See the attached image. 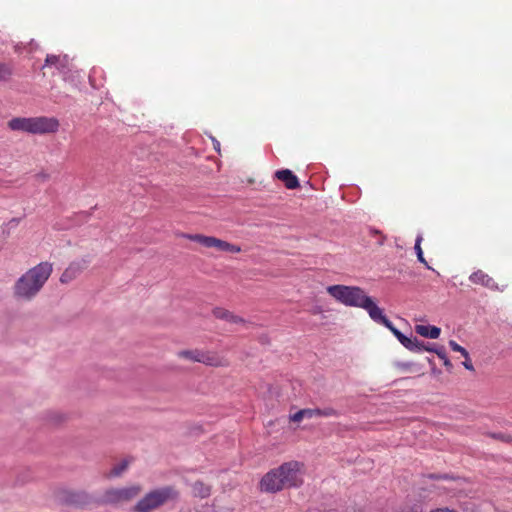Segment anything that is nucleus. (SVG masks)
<instances>
[{
    "instance_id": "f257e3e1",
    "label": "nucleus",
    "mask_w": 512,
    "mask_h": 512,
    "mask_svg": "<svg viewBox=\"0 0 512 512\" xmlns=\"http://www.w3.org/2000/svg\"><path fill=\"white\" fill-rule=\"evenodd\" d=\"M303 467L298 461H289L271 469L260 481L261 491L276 493L283 489L300 487L304 482Z\"/></svg>"
},
{
    "instance_id": "f03ea898",
    "label": "nucleus",
    "mask_w": 512,
    "mask_h": 512,
    "mask_svg": "<svg viewBox=\"0 0 512 512\" xmlns=\"http://www.w3.org/2000/svg\"><path fill=\"white\" fill-rule=\"evenodd\" d=\"M53 271L50 262H41L24 273L14 284V295L29 301L43 288Z\"/></svg>"
},
{
    "instance_id": "7ed1b4c3",
    "label": "nucleus",
    "mask_w": 512,
    "mask_h": 512,
    "mask_svg": "<svg viewBox=\"0 0 512 512\" xmlns=\"http://www.w3.org/2000/svg\"><path fill=\"white\" fill-rule=\"evenodd\" d=\"M327 292L338 302L350 307H359L367 311L370 318H374L380 307L374 300L357 286L332 285Z\"/></svg>"
},
{
    "instance_id": "20e7f679",
    "label": "nucleus",
    "mask_w": 512,
    "mask_h": 512,
    "mask_svg": "<svg viewBox=\"0 0 512 512\" xmlns=\"http://www.w3.org/2000/svg\"><path fill=\"white\" fill-rule=\"evenodd\" d=\"M8 128L30 134H50L59 129V121L55 117H15L8 121Z\"/></svg>"
},
{
    "instance_id": "39448f33",
    "label": "nucleus",
    "mask_w": 512,
    "mask_h": 512,
    "mask_svg": "<svg viewBox=\"0 0 512 512\" xmlns=\"http://www.w3.org/2000/svg\"><path fill=\"white\" fill-rule=\"evenodd\" d=\"M179 492L172 486H165L147 493L134 507L135 512H152L169 500H175Z\"/></svg>"
},
{
    "instance_id": "423d86ee",
    "label": "nucleus",
    "mask_w": 512,
    "mask_h": 512,
    "mask_svg": "<svg viewBox=\"0 0 512 512\" xmlns=\"http://www.w3.org/2000/svg\"><path fill=\"white\" fill-rule=\"evenodd\" d=\"M141 491L142 487L137 484L121 488H110L104 492L102 501L105 504H123L137 497Z\"/></svg>"
},
{
    "instance_id": "0eeeda50",
    "label": "nucleus",
    "mask_w": 512,
    "mask_h": 512,
    "mask_svg": "<svg viewBox=\"0 0 512 512\" xmlns=\"http://www.w3.org/2000/svg\"><path fill=\"white\" fill-rule=\"evenodd\" d=\"M177 355L180 358H184L193 362L203 363L208 366L218 367L223 365V360L215 353L198 349L181 350L177 353Z\"/></svg>"
},
{
    "instance_id": "6e6552de",
    "label": "nucleus",
    "mask_w": 512,
    "mask_h": 512,
    "mask_svg": "<svg viewBox=\"0 0 512 512\" xmlns=\"http://www.w3.org/2000/svg\"><path fill=\"white\" fill-rule=\"evenodd\" d=\"M372 320L378 324H381L388 328L392 334L397 338V340L410 351L412 349L413 344V338L414 337H407L404 335L400 330H398L393 323L385 316L383 309L379 308V310L376 312V315Z\"/></svg>"
},
{
    "instance_id": "1a4fd4ad",
    "label": "nucleus",
    "mask_w": 512,
    "mask_h": 512,
    "mask_svg": "<svg viewBox=\"0 0 512 512\" xmlns=\"http://www.w3.org/2000/svg\"><path fill=\"white\" fill-rule=\"evenodd\" d=\"M339 415L338 411L332 407H326L323 409L315 408V409H301L298 412L294 413L290 416V420L293 422H300L304 418L311 419L313 417H337Z\"/></svg>"
},
{
    "instance_id": "9d476101",
    "label": "nucleus",
    "mask_w": 512,
    "mask_h": 512,
    "mask_svg": "<svg viewBox=\"0 0 512 512\" xmlns=\"http://www.w3.org/2000/svg\"><path fill=\"white\" fill-rule=\"evenodd\" d=\"M90 261L86 258L72 261L60 276L62 284H68L76 279L89 265Z\"/></svg>"
},
{
    "instance_id": "9b49d317",
    "label": "nucleus",
    "mask_w": 512,
    "mask_h": 512,
    "mask_svg": "<svg viewBox=\"0 0 512 512\" xmlns=\"http://www.w3.org/2000/svg\"><path fill=\"white\" fill-rule=\"evenodd\" d=\"M469 280L473 284H479V285L484 286L490 290H498L499 289L498 284L495 282V280L482 270H477V271L473 272L469 276Z\"/></svg>"
},
{
    "instance_id": "f8f14e48",
    "label": "nucleus",
    "mask_w": 512,
    "mask_h": 512,
    "mask_svg": "<svg viewBox=\"0 0 512 512\" xmlns=\"http://www.w3.org/2000/svg\"><path fill=\"white\" fill-rule=\"evenodd\" d=\"M275 177L282 181L287 189H296L300 186L297 176L289 169L276 171Z\"/></svg>"
},
{
    "instance_id": "ddd939ff",
    "label": "nucleus",
    "mask_w": 512,
    "mask_h": 512,
    "mask_svg": "<svg viewBox=\"0 0 512 512\" xmlns=\"http://www.w3.org/2000/svg\"><path fill=\"white\" fill-rule=\"evenodd\" d=\"M44 66H55L59 71L64 72V70L68 66V56H58L53 54H48L45 59Z\"/></svg>"
},
{
    "instance_id": "4468645a",
    "label": "nucleus",
    "mask_w": 512,
    "mask_h": 512,
    "mask_svg": "<svg viewBox=\"0 0 512 512\" xmlns=\"http://www.w3.org/2000/svg\"><path fill=\"white\" fill-rule=\"evenodd\" d=\"M415 331L419 335L430 339H437L441 333L440 328L431 325H416Z\"/></svg>"
},
{
    "instance_id": "2eb2a0df",
    "label": "nucleus",
    "mask_w": 512,
    "mask_h": 512,
    "mask_svg": "<svg viewBox=\"0 0 512 512\" xmlns=\"http://www.w3.org/2000/svg\"><path fill=\"white\" fill-rule=\"evenodd\" d=\"M213 315L218 318L232 323H242L243 319L234 315L230 311L217 307L213 309Z\"/></svg>"
},
{
    "instance_id": "dca6fc26",
    "label": "nucleus",
    "mask_w": 512,
    "mask_h": 512,
    "mask_svg": "<svg viewBox=\"0 0 512 512\" xmlns=\"http://www.w3.org/2000/svg\"><path fill=\"white\" fill-rule=\"evenodd\" d=\"M192 492L195 497L207 498L211 494V487L202 481H196L192 485Z\"/></svg>"
},
{
    "instance_id": "f3484780",
    "label": "nucleus",
    "mask_w": 512,
    "mask_h": 512,
    "mask_svg": "<svg viewBox=\"0 0 512 512\" xmlns=\"http://www.w3.org/2000/svg\"><path fill=\"white\" fill-rule=\"evenodd\" d=\"M413 344L412 349H410L411 352L421 353L423 351H427L434 353L436 351L435 344H425L424 342L419 341L416 337L413 338Z\"/></svg>"
},
{
    "instance_id": "a211bd4d",
    "label": "nucleus",
    "mask_w": 512,
    "mask_h": 512,
    "mask_svg": "<svg viewBox=\"0 0 512 512\" xmlns=\"http://www.w3.org/2000/svg\"><path fill=\"white\" fill-rule=\"evenodd\" d=\"M184 237L195 241L207 248H211V244H213L214 237L212 236H205L201 234H185Z\"/></svg>"
},
{
    "instance_id": "6ab92c4d",
    "label": "nucleus",
    "mask_w": 512,
    "mask_h": 512,
    "mask_svg": "<svg viewBox=\"0 0 512 512\" xmlns=\"http://www.w3.org/2000/svg\"><path fill=\"white\" fill-rule=\"evenodd\" d=\"M422 241H423L422 234H418L416 237L415 246H414V249H415V252L417 255V259L420 263L424 264L428 269H431V267L428 265L427 261L424 258V255H423V250L421 248Z\"/></svg>"
},
{
    "instance_id": "aec40b11",
    "label": "nucleus",
    "mask_w": 512,
    "mask_h": 512,
    "mask_svg": "<svg viewBox=\"0 0 512 512\" xmlns=\"http://www.w3.org/2000/svg\"><path fill=\"white\" fill-rule=\"evenodd\" d=\"M12 75H13L12 64L0 62V81H8Z\"/></svg>"
},
{
    "instance_id": "412c9836",
    "label": "nucleus",
    "mask_w": 512,
    "mask_h": 512,
    "mask_svg": "<svg viewBox=\"0 0 512 512\" xmlns=\"http://www.w3.org/2000/svg\"><path fill=\"white\" fill-rule=\"evenodd\" d=\"M130 461L127 459L122 460L120 463L114 465L109 473V477H119L129 466Z\"/></svg>"
},
{
    "instance_id": "4be33fe9",
    "label": "nucleus",
    "mask_w": 512,
    "mask_h": 512,
    "mask_svg": "<svg viewBox=\"0 0 512 512\" xmlns=\"http://www.w3.org/2000/svg\"><path fill=\"white\" fill-rule=\"evenodd\" d=\"M449 346L454 352H459L464 358H468V351L464 347L459 345L456 341L450 340Z\"/></svg>"
},
{
    "instance_id": "5701e85b",
    "label": "nucleus",
    "mask_w": 512,
    "mask_h": 512,
    "mask_svg": "<svg viewBox=\"0 0 512 512\" xmlns=\"http://www.w3.org/2000/svg\"><path fill=\"white\" fill-rule=\"evenodd\" d=\"M394 366L401 371H410L413 367H416L417 365L413 362L397 361L394 363Z\"/></svg>"
},
{
    "instance_id": "b1692460",
    "label": "nucleus",
    "mask_w": 512,
    "mask_h": 512,
    "mask_svg": "<svg viewBox=\"0 0 512 512\" xmlns=\"http://www.w3.org/2000/svg\"><path fill=\"white\" fill-rule=\"evenodd\" d=\"M222 251L228 253H239L241 251V248L237 245L225 241Z\"/></svg>"
},
{
    "instance_id": "393cba45",
    "label": "nucleus",
    "mask_w": 512,
    "mask_h": 512,
    "mask_svg": "<svg viewBox=\"0 0 512 512\" xmlns=\"http://www.w3.org/2000/svg\"><path fill=\"white\" fill-rule=\"evenodd\" d=\"M493 438L500 440L502 442L510 443L512 442V436L504 433H493L491 435Z\"/></svg>"
},
{
    "instance_id": "a878e982",
    "label": "nucleus",
    "mask_w": 512,
    "mask_h": 512,
    "mask_svg": "<svg viewBox=\"0 0 512 512\" xmlns=\"http://www.w3.org/2000/svg\"><path fill=\"white\" fill-rule=\"evenodd\" d=\"M225 241L214 237L213 244H211V248H215L218 251H222Z\"/></svg>"
},
{
    "instance_id": "bb28decb",
    "label": "nucleus",
    "mask_w": 512,
    "mask_h": 512,
    "mask_svg": "<svg viewBox=\"0 0 512 512\" xmlns=\"http://www.w3.org/2000/svg\"><path fill=\"white\" fill-rule=\"evenodd\" d=\"M371 234L375 235V236H379L378 240H377L378 245L384 244L386 237L384 235H382L380 231L373 229V230H371Z\"/></svg>"
},
{
    "instance_id": "cd10ccee",
    "label": "nucleus",
    "mask_w": 512,
    "mask_h": 512,
    "mask_svg": "<svg viewBox=\"0 0 512 512\" xmlns=\"http://www.w3.org/2000/svg\"><path fill=\"white\" fill-rule=\"evenodd\" d=\"M73 498H77L73 499L74 502L80 503L87 499V495L85 493H75L73 494Z\"/></svg>"
},
{
    "instance_id": "c85d7f7f",
    "label": "nucleus",
    "mask_w": 512,
    "mask_h": 512,
    "mask_svg": "<svg viewBox=\"0 0 512 512\" xmlns=\"http://www.w3.org/2000/svg\"><path fill=\"white\" fill-rule=\"evenodd\" d=\"M434 353L437 354V356L442 360L447 357L444 347H436V351Z\"/></svg>"
},
{
    "instance_id": "c756f323",
    "label": "nucleus",
    "mask_w": 512,
    "mask_h": 512,
    "mask_svg": "<svg viewBox=\"0 0 512 512\" xmlns=\"http://www.w3.org/2000/svg\"><path fill=\"white\" fill-rule=\"evenodd\" d=\"M462 364H463V366H464L467 370H471V371H473V370H474V367H473L472 362H471V360H470V358H469V357H468V358H465V361H464Z\"/></svg>"
},
{
    "instance_id": "7c9ffc66",
    "label": "nucleus",
    "mask_w": 512,
    "mask_h": 512,
    "mask_svg": "<svg viewBox=\"0 0 512 512\" xmlns=\"http://www.w3.org/2000/svg\"><path fill=\"white\" fill-rule=\"evenodd\" d=\"M443 364L448 370H451L453 368V364L447 357L443 359Z\"/></svg>"
},
{
    "instance_id": "2f4dec72",
    "label": "nucleus",
    "mask_w": 512,
    "mask_h": 512,
    "mask_svg": "<svg viewBox=\"0 0 512 512\" xmlns=\"http://www.w3.org/2000/svg\"><path fill=\"white\" fill-rule=\"evenodd\" d=\"M213 145H214V149L216 151L220 150V143H219V141H217L216 139H213Z\"/></svg>"
}]
</instances>
